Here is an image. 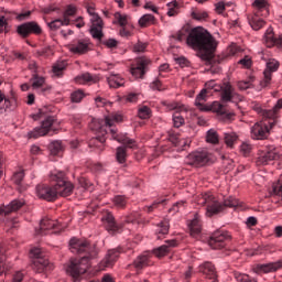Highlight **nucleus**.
<instances>
[{"instance_id":"obj_54","label":"nucleus","mask_w":282,"mask_h":282,"mask_svg":"<svg viewBox=\"0 0 282 282\" xmlns=\"http://www.w3.org/2000/svg\"><path fill=\"white\" fill-rule=\"evenodd\" d=\"M273 195L282 197V175L279 177L278 182L272 185Z\"/></svg>"},{"instance_id":"obj_45","label":"nucleus","mask_w":282,"mask_h":282,"mask_svg":"<svg viewBox=\"0 0 282 282\" xmlns=\"http://www.w3.org/2000/svg\"><path fill=\"white\" fill-rule=\"evenodd\" d=\"M251 109H253V111H257L259 116H262V118L270 119V117L268 116V113H270V110L263 109L261 107V104L257 101L251 102Z\"/></svg>"},{"instance_id":"obj_61","label":"nucleus","mask_w":282,"mask_h":282,"mask_svg":"<svg viewBox=\"0 0 282 282\" xmlns=\"http://www.w3.org/2000/svg\"><path fill=\"white\" fill-rule=\"evenodd\" d=\"M251 87H252V82H250V80L238 82V88L241 91H246V89H250Z\"/></svg>"},{"instance_id":"obj_13","label":"nucleus","mask_w":282,"mask_h":282,"mask_svg":"<svg viewBox=\"0 0 282 282\" xmlns=\"http://www.w3.org/2000/svg\"><path fill=\"white\" fill-rule=\"evenodd\" d=\"M278 153L279 149L274 145L267 148L264 151L260 152L257 158L258 166H265L269 162H273V160H276Z\"/></svg>"},{"instance_id":"obj_16","label":"nucleus","mask_w":282,"mask_h":282,"mask_svg":"<svg viewBox=\"0 0 282 282\" xmlns=\"http://www.w3.org/2000/svg\"><path fill=\"white\" fill-rule=\"evenodd\" d=\"M270 133V127L264 121L254 123L251 128V138L253 140H265Z\"/></svg>"},{"instance_id":"obj_42","label":"nucleus","mask_w":282,"mask_h":282,"mask_svg":"<svg viewBox=\"0 0 282 282\" xmlns=\"http://www.w3.org/2000/svg\"><path fill=\"white\" fill-rule=\"evenodd\" d=\"M70 20L69 19H56L48 23V28L51 30H59V28H63V25H69Z\"/></svg>"},{"instance_id":"obj_9","label":"nucleus","mask_w":282,"mask_h":282,"mask_svg":"<svg viewBox=\"0 0 282 282\" xmlns=\"http://www.w3.org/2000/svg\"><path fill=\"white\" fill-rule=\"evenodd\" d=\"M17 33L23 39H28L30 34H35L36 36L43 34V29H41V25H39L37 22L31 21L18 25Z\"/></svg>"},{"instance_id":"obj_27","label":"nucleus","mask_w":282,"mask_h":282,"mask_svg":"<svg viewBox=\"0 0 282 282\" xmlns=\"http://www.w3.org/2000/svg\"><path fill=\"white\" fill-rule=\"evenodd\" d=\"M207 94H208V90H206V88H204L196 96L195 107H197V109H199V111H210V106L206 105Z\"/></svg>"},{"instance_id":"obj_25","label":"nucleus","mask_w":282,"mask_h":282,"mask_svg":"<svg viewBox=\"0 0 282 282\" xmlns=\"http://www.w3.org/2000/svg\"><path fill=\"white\" fill-rule=\"evenodd\" d=\"M198 272L204 274L206 279H210L215 281L217 279V271L215 270V265L210 262H204L198 267Z\"/></svg>"},{"instance_id":"obj_34","label":"nucleus","mask_w":282,"mask_h":282,"mask_svg":"<svg viewBox=\"0 0 282 282\" xmlns=\"http://www.w3.org/2000/svg\"><path fill=\"white\" fill-rule=\"evenodd\" d=\"M260 13H256L249 19V25L256 32L261 30L265 25V20L263 18L259 17Z\"/></svg>"},{"instance_id":"obj_59","label":"nucleus","mask_w":282,"mask_h":282,"mask_svg":"<svg viewBox=\"0 0 282 282\" xmlns=\"http://www.w3.org/2000/svg\"><path fill=\"white\" fill-rule=\"evenodd\" d=\"M224 206H227L228 208H237L239 206V200L234 197H229L225 200Z\"/></svg>"},{"instance_id":"obj_43","label":"nucleus","mask_w":282,"mask_h":282,"mask_svg":"<svg viewBox=\"0 0 282 282\" xmlns=\"http://www.w3.org/2000/svg\"><path fill=\"white\" fill-rule=\"evenodd\" d=\"M206 142H208L209 144L219 143V134H217V131L215 129H210L207 131Z\"/></svg>"},{"instance_id":"obj_14","label":"nucleus","mask_w":282,"mask_h":282,"mask_svg":"<svg viewBox=\"0 0 282 282\" xmlns=\"http://www.w3.org/2000/svg\"><path fill=\"white\" fill-rule=\"evenodd\" d=\"M149 65H151V59L141 57L137 59L134 65L131 66L130 73L135 78H144V74H147V68Z\"/></svg>"},{"instance_id":"obj_28","label":"nucleus","mask_w":282,"mask_h":282,"mask_svg":"<svg viewBox=\"0 0 282 282\" xmlns=\"http://www.w3.org/2000/svg\"><path fill=\"white\" fill-rule=\"evenodd\" d=\"M107 83L111 89H119V87H124V78L120 74H110L107 77Z\"/></svg>"},{"instance_id":"obj_4","label":"nucleus","mask_w":282,"mask_h":282,"mask_svg":"<svg viewBox=\"0 0 282 282\" xmlns=\"http://www.w3.org/2000/svg\"><path fill=\"white\" fill-rule=\"evenodd\" d=\"M51 182H55V194L58 197H69L74 193V184L65 180V172L53 171L50 174Z\"/></svg>"},{"instance_id":"obj_11","label":"nucleus","mask_w":282,"mask_h":282,"mask_svg":"<svg viewBox=\"0 0 282 282\" xmlns=\"http://www.w3.org/2000/svg\"><path fill=\"white\" fill-rule=\"evenodd\" d=\"M90 24L91 25L89 32L93 39H96L97 41H102V36H105V34L102 33V28H105L102 18H100L98 13H95V15H90Z\"/></svg>"},{"instance_id":"obj_18","label":"nucleus","mask_w":282,"mask_h":282,"mask_svg":"<svg viewBox=\"0 0 282 282\" xmlns=\"http://www.w3.org/2000/svg\"><path fill=\"white\" fill-rule=\"evenodd\" d=\"M120 257V250L110 249L108 250L106 257L99 263V270H105V268H113L116 261H118Z\"/></svg>"},{"instance_id":"obj_7","label":"nucleus","mask_w":282,"mask_h":282,"mask_svg":"<svg viewBox=\"0 0 282 282\" xmlns=\"http://www.w3.org/2000/svg\"><path fill=\"white\" fill-rule=\"evenodd\" d=\"M167 111H174L173 113V126L175 129H180V127H184L185 120L184 117L180 113H188V106L180 102V101H172L164 104Z\"/></svg>"},{"instance_id":"obj_58","label":"nucleus","mask_w":282,"mask_h":282,"mask_svg":"<svg viewBox=\"0 0 282 282\" xmlns=\"http://www.w3.org/2000/svg\"><path fill=\"white\" fill-rule=\"evenodd\" d=\"M83 98H85V93L83 90H76L70 95L72 102H80Z\"/></svg>"},{"instance_id":"obj_56","label":"nucleus","mask_w":282,"mask_h":282,"mask_svg":"<svg viewBox=\"0 0 282 282\" xmlns=\"http://www.w3.org/2000/svg\"><path fill=\"white\" fill-rule=\"evenodd\" d=\"M252 152V144L248 142H242L240 145V153L245 155V158H248L250 153Z\"/></svg>"},{"instance_id":"obj_15","label":"nucleus","mask_w":282,"mask_h":282,"mask_svg":"<svg viewBox=\"0 0 282 282\" xmlns=\"http://www.w3.org/2000/svg\"><path fill=\"white\" fill-rule=\"evenodd\" d=\"M53 230V231H51ZM61 224L57 220H53L50 218H43L40 223V231L39 235H50V231L54 235L59 232Z\"/></svg>"},{"instance_id":"obj_46","label":"nucleus","mask_w":282,"mask_h":282,"mask_svg":"<svg viewBox=\"0 0 282 282\" xmlns=\"http://www.w3.org/2000/svg\"><path fill=\"white\" fill-rule=\"evenodd\" d=\"M115 19L120 28H127L129 25V15L122 14L120 12L115 13Z\"/></svg>"},{"instance_id":"obj_22","label":"nucleus","mask_w":282,"mask_h":282,"mask_svg":"<svg viewBox=\"0 0 282 282\" xmlns=\"http://www.w3.org/2000/svg\"><path fill=\"white\" fill-rule=\"evenodd\" d=\"M89 45H91L89 40H79L77 43L70 44L69 52H72V54H87V52H89Z\"/></svg>"},{"instance_id":"obj_17","label":"nucleus","mask_w":282,"mask_h":282,"mask_svg":"<svg viewBox=\"0 0 282 282\" xmlns=\"http://www.w3.org/2000/svg\"><path fill=\"white\" fill-rule=\"evenodd\" d=\"M280 63L276 59H269L267 63V68L263 72L264 79L261 82L262 87H268L272 80V73L278 72Z\"/></svg>"},{"instance_id":"obj_62","label":"nucleus","mask_w":282,"mask_h":282,"mask_svg":"<svg viewBox=\"0 0 282 282\" xmlns=\"http://www.w3.org/2000/svg\"><path fill=\"white\" fill-rule=\"evenodd\" d=\"M238 64L242 65V67H245L246 69H250V67H252V59L246 56L245 58L240 59Z\"/></svg>"},{"instance_id":"obj_36","label":"nucleus","mask_w":282,"mask_h":282,"mask_svg":"<svg viewBox=\"0 0 282 282\" xmlns=\"http://www.w3.org/2000/svg\"><path fill=\"white\" fill-rule=\"evenodd\" d=\"M188 34H191V31H188V29L186 28H183L174 33L172 35V39H174V41H178L180 43H182V41H185L186 45H188Z\"/></svg>"},{"instance_id":"obj_49","label":"nucleus","mask_w":282,"mask_h":282,"mask_svg":"<svg viewBox=\"0 0 282 282\" xmlns=\"http://www.w3.org/2000/svg\"><path fill=\"white\" fill-rule=\"evenodd\" d=\"M67 67V64L65 62H57L53 65V74L54 76H63V72H65V68Z\"/></svg>"},{"instance_id":"obj_64","label":"nucleus","mask_w":282,"mask_h":282,"mask_svg":"<svg viewBox=\"0 0 282 282\" xmlns=\"http://www.w3.org/2000/svg\"><path fill=\"white\" fill-rule=\"evenodd\" d=\"M225 11H226V3L224 1L217 2L215 4V12H217V14H224Z\"/></svg>"},{"instance_id":"obj_26","label":"nucleus","mask_w":282,"mask_h":282,"mask_svg":"<svg viewBox=\"0 0 282 282\" xmlns=\"http://www.w3.org/2000/svg\"><path fill=\"white\" fill-rule=\"evenodd\" d=\"M166 245H163L156 249L153 250V254L158 257L159 259H162V257H166L169 252H171V248H175L177 246V240H167L165 241Z\"/></svg>"},{"instance_id":"obj_33","label":"nucleus","mask_w":282,"mask_h":282,"mask_svg":"<svg viewBox=\"0 0 282 282\" xmlns=\"http://www.w3.org/2000/svg\"><path fill=\"white\" fill-rule=\"evenodd\" d=\"M232 85L228 82H225L221 86V100L224 102H230L232 100Z\"/></svg>"},{"instance_id":"obj_51","label":"nucleus","mask_w":282,"mask_h":282,"mask_svg":"<svg viewBox=\"0 0 282 282\" xmlns=\"http://www.w3.org/2000/svg\"><path fill=\"white\" fill-rule=\"evenodd\" d=\"M52 155H58L61 151H63V142L61 141H53L50 145Z\"/></svg>"},{"instance_id":"obj_44","label":"nucleus","mask_w":282,"mask_h":282,"mask_svg":"<svg viewBox=\"0 0 282 282\" xmlns=\"http://www.w3.org/2000/svg\"><path fill=\"white\" fill-rule=\"evenodd\" d=\"M209 107L210 111H214V113H217L218 116H226L227 113L226 107H224L219 101H214Z\"/></svg>"},{"instance_id":"obj_12","label":"nucleus","mask_w":282,"mask_h":282,"mask_svg":"<svg viewBox=\"0 0 282 282\" xmlns=\"http://www.w3.org/2000/svg\"><path fill=\"white\" fill-rule=\"evenodd\" d=\"M35 193L40 199H45L46 202H56V199H58L55 185H37Z\"/></svg>"},{"instance_id":"obj_57","label":"nucleus","mask_w":282,"mask_h":282,"mask_svg":"<svg viewBox=\"0 0 282 282\" xmlns=\"http://www.w3.org/2000/svg\"><path fill=\"white\" fill-rule=\"evenodd\" d=\"M23 177H25V172L23 170H20L13 174L12 180H13L14 184L20 186L21 182H23Z\"/></svg>"},{"instance_id":"obj_29","label":"nucleus","mask_w":282,"mask_h":282,"mask_svg":"<svg viewBox=\"0 0 282 282\" xmlns=\"http://www.w3.org/2000/svg\"><path fill=\"white\" fill-rule=\"evenodd\" d=\"M188 228L192 237H197L202 232V220L199 214H195L194 218L188 223Z\"/></svg>"},{"instance_id":"obj_38","label":"nucleus","mask_w":282,"mask_h":282,"mask_svg":"<svg viewBox=\"0 0 282 282\" xmlns=\"http://www.w3.org/2000/svg\"><path fill=\"white\" fill-rule=\"evenodd\" d=\"M281 109H282V98L276 101V104L272 109H269V112H267L269 120H276V118H279V112L281 111Z\"/></svg>"},{"instance_id":"obj_30","label":"nucleus","mask_w":282,"mask_h":282,"mask_svg":"<svg viewBox=\"0 0 282 282\" xmlns=\"http://www.w3.org/2000/svg\"><path fill=\"white\" fill-rule=\"evenodd\" d=\"M170 228L171 225L169 224V220H162L161 223H159L155 229L156 239H162L163 237H166V235H169Z\"/></svg>"},{"instance_id":"obj_5","label":"nucleus","mask_w":282,"mask_h":282,"mask_svg":"<svg viewBox=\"0 0 282 282\" xmlns=\"http://www.w3.org/2000/svg\"><path fill=\"white\" fill-rule=\"evenodd\" d=\"M58 129H61V121L54 116H48L41 122L40 127L28 132V138L36 140V138H43V135H47L50 131L56 132Z\"/></svg>"},{"instance_id":"obj_35","label":"nucleus","mask_w":282,"mask_h":282,"mask_svg":"<svg viewBox=\"0 0 282 282\" xmlns=\"http://www.w3.org/2000/svg\"><path fill=\"white\" fill-rule=\"evenodd\" d=\"M47 265H50V260L45 258H34L32 260V268L35 270V272H43Z\"/></svg>"},{"instance_id":"obj_39","label":"nucleus","mask_w":282,"mask_h":282,"mask_svg":"<svg viewBox=\"0 0 282 282\" xmlns=\"http://www.w3.org/2000/svg\"><path fill=\"white\" fill-rule=\"evenodd\" d=\"M33 89H41V87H45V77L39 76V74L34 73L31 78Z\"/></svg>"},{"instance_id":"obj_8","label":"nucleus","mask_w":282,"mask_h":282,"mask_svg":"<svg viewBox=\"0 0 282 282\" xmlns=\"http://www.w3.org/2000/svg\"><path fill=\"white\" fill-rule=\"evenodd\" d=\"M212 154L206 149H200L191 152L186 158L185 162L189 166H206L210 162Z\"/></svg>"},{"instance_id":"obj_47","label":"nucleus","mask_w":282,"mask_h":282,"mask_svg":"<svg viewBox=\"0 0 282 282\" xmlns=\"http://www.w3.org/2000/svg\"><path fill=\"white\" fill-rule=\"evenodd\" d=\"M138 116L141 120H149V118H151V108H149V106L139 107Z\"/></svg>"},{"instance_id":"obj_53","label":"nucleus","mask_w":282,"mask_h":282,"mask_svg":"<svg viewBox=\"0 0 282 282\" xmlns=\"http://www.w3.org/2000/svg\"><path fill=\"white\" fill-rule=\"evenodd\" d=\"M78 12V9L74 4H68L64 11L63 19H69V17H75Z\"/></svg>"},{"instance_id":"obj_24","label":"nucleus","mask_w":282,"mask_h":282,"mask_svg":"<svg viewBox=\"0 0 282 282\" xmlns=\"http://www.w3.org/2000/svg\"><path fill=\"white\" fill-rule=\"evenodd\" d=\"M169 140L178 151H184L186 147H191V139L182 138L180 134L172 133L170 134Z\"/></svg>"},{"instance_id":"obj_2","label":"nucleus","mask_w":282,"mask_h":282,"mask_svg":"<svg viewBox=\"0 0 282 282\" xmlns=\"http://www.w3.org/2000/svg\"><path fill=\"white\" fill-rule=\"evenodd\" d=\"M69 246L73 253L83 254V252H87V256H84L80 260L70 259L69 263L65 268L66 274H69V276H73V279H78L80 274H85V272L89 270L91 265L89 259L97 257L98 251L95 249L91 250V247H89V242H87V240H80L77 238H72Z\"/></svg>"},{"instance_id":"obj_60","label":"nucleus","mask_w":282,"mask_h":282,"mask_svg":"<svg viewBox=\"0 0 282 282\" xmlns=\"http://www.w3.org/2000/svg\"><path fill=\"white\" fill-rule=\"evenodd\" d=\"M147 43L144 42H138L137 44H134L133 46V52H137V54H140L142 52H145L147 50Z\"/></svg>"},{"instance_id":"obj_52","label":"nucleus","mask_w":282,"mask_h":282,"mask_svg":"<svg viewBox=\"0 0 282 282\" xmlns=\"http://www.w3.org/2000/svg\"><path fill=\"white\" fill-rule=\"evenodd\" d=\"M112 203L117 208H124L127 206V197L122 195H117L112 198Z\"/></svg>"},{"instance_id":"obj_23","label":"nucleus","mask_w":282,"mask_h":282,"mask_svg":"<svg viewBox=\"0 0 282 282\" xmlns=\"http://www.w3.org/2000/svg\"><path fill=\"white\" fill-rule=\"evenodd\" d=\"M256 270L257 272H262L263 274H270V272H278V270H282V260L264 264H258L256 267Z\"/></svg>"},{"instance_id":"obj_37","label":"nucleus","mask_w":282,"mask_h":282,"mask_svg":"<svg viewBox=\"0 0 282 282\" xmlns=\"http://www.w3.org/2000/svg\"><path fill=\"white\" fill-rule=\"evenodd\" d=\"M166 8H167V17H177L180 14V2H177V0L171 1L166 3Z\"/></svg>"},{"instance_id":"obj_31","label":"nucleus","mask_w":282,"mask_h":282,"mask_svg":"<svg viewBox=\"0 0 282 282\" xmlns=\"http://www.w3.org/2000/svg\"><path fill=\"white\" fill-rule=\"evenodd\" d=\"M270 7V4L268 3V0H254L252 2V8H254V10H257L256 14L260 13V12H264L262 14V17H268V14H270V11H268V8Z\"/></svg>"},{"instance_id":"obj_20","label":"nucleus","mask_w":282,"mask_h":282,"mask_svg":"<svg viewBox=\"0 0 282 282\" xmlns=\"http://www.w3.org/2000/svg\"><path fill=\"white\" fill-rule=\"evenodd\" d=\"M101 221L106 230H108L110 235H116V232L120 230V226L116 224V218L113 217V214L109 212L101 217Z\"/></svg>"},{"instance_id":"obj_55","label":"nucleus","mask_w":282,"mask_h":282,"mask_svg":"<svg viewBox=\"0 0 282 282\" xmlns=\"http://www.w3.org/2000/svg\"><path fill=\"white\" fill-rule=\"evenodd\" d=\"M192 19L195 21H206L208 19V12L206 11H193Z\"/></svg>"},{"instance_id":"obj_63","label":"nucleus","mask_w":282,"mask_h":282,"mask_svg":"<svg viewBox=\"0 0 282 282\" xmlns=\"http://www.w3.org/2000/svg\"><path fill=\"white\" fill-rule=\"evenodd\" d=\"M3 263H6V249L0 246V274H3Z\"/></svg>"},{"instance_id":"obj_48","label":"nucleus","mask_w":282,"mask_h":282,"mask_svg":"<svg viewBox=\"0 0 282 282\" xmlns=\"http://www.w3.org/2000/svg\"><path fill=\"white\" fill-rule=\"evenodd\" d=\"M116 158L119 164H124V162H127V148L124 147L117 148Z\"/></svg>"},{"instance_id":"obj_40","label":"nucleus","mask_w":282,"mask_h":282,"mask_svg":"<svg viewBox=\"0 0 282 282\" xmlns=\"http://www.w3.org/2000/svg\"><path fill=\"white\" fill-rule=\"evenodd\" d=\"M155 23V17L153 14H144L139 19L140 28H149Z\"/></svg>"},{"instance_id":"obj_6","label":"nucleus","mask_w":282,"mask_h":282,"mask_svg":"<svg viewBox=\"0 0 282 282\" xmlns=\"http://www.w3.org/2000/svg\"><path fill=\"white\" fill-rule=\"evenodd\" d=\"M198 204L206 207V217H213L214 215H219L224 210V205L217 200L213 193L207 192L198 198Z\"/></svg>"},{"instance_id":"obj_3","label":"nucleus","mask_w":282,"mask_h":282,"mask_svg":"<svg viewBox=\"0 0 282 282\" xmlns=\"http://www.w3.org/2000/svg\"><path fill=\"white\" fill-rule=\"evenodd\" d=\"M219 42L203 26L192 29L187 36V46L196 52H203L206 58H213Z\"/></svg>"},{"instance_id":"obj_41","label":"nucleus","mask_w":282,"mask_h":282,"mask_svg":"<svg viewBox=\"0 0 282 282\" xmlns=\"http://www.w3.org/2000/svg\"><path fill=\"white\" fill-rule=\"evenodd\" d=\"M276 37H274V31L272 28H269L264 34V44L267 47H274V42Z\"/></svg>"},{"instance_id":"obj_32","label":"nucleus","mask_w":282,"mask_h":282,"mask_svg":"<svg viewBox=\"0 0 282 282\" xmlns=\"http://www.w3.org/2000/svg\"><path fill=\"white\" fill-rule=\"evenodd\" d=\"M147 265H151V254L149 252L139 256L134 260V267L139 270H142V268H147Z\"/></svg>"},{"instance_id":"obj_19","label":"nucleus","mask_w":282,"mask_h":282,"mask_svg":"<svg viewBox=\"0 0 282 282\" xmlns=\"http://www.w3.org/2000/svg\"><path fill=\"white\" fill-rule=\"evenodd\" d=\"M25 206V200L23 198L21 199H13L9 205H1L0 206V218L7 217V215H10V213H17L20 208H23Z\"/></svg>"},{"instance_id":"obj_50","label":"nucleus","mask_w":282,"mask_h":282,"mask_svg":"<svg viewBox=\"0 0 282 282\" xmlns=\"http://www.w3.org/2000/svg\"><path fill=\"white\" fill-rule=\"evenodd\" d=\"M238 138L239 137H237V133H235V132L225 133V143L227 144V147L232 149V147H235V142H237Z\"/></svg>"},{"instance_id":"obj_10","label":"nucleus","mask_w":282,"mask_h":282,"mask_svg":"<svg viewBox=\"0 0 282 282\" xmlns=\"http://www.w3.org/2000/svg\"><path fill=\"white\" fill-rule=\"evenodd\" d=\"M229 239L230 235H228V231H216L210 236L208 246L213 250H221Z\"/></svg>"},{"instance_id":"obj_1","label":"nucleus","mask_w":282,"mask_h":282,"mask_svg":"<svg viewBox=\"0 0 282 282\" xmlns=\"http://www.w3.org/2000/svg\"><path fill=\"white\" fill-rule=\"evenodd\" d=\"M116 122H122V115L110 113L105 117V119H93L89 128L95 131L96 138L90 141V145L101 147L107 142V129H109L112 140H116L120 144H124L128 149H135V140L130 139L126 134H118V128H116Z\"/></svg>"},{"instance_id":"obj_21","label":"nucleus","mask_w":282,"mask_h":282,"mask_svg":"<svg viewBox=\"0 0 282 282\" xmlns=\"http://www.w3.org/2000/svg\"><path fill=\"white\" fill-rule=\"evenodd\" d=\"M100 78L97 75L90 73H83L74 78L76 85H96Z\"/></svg>"}]
</instances>
